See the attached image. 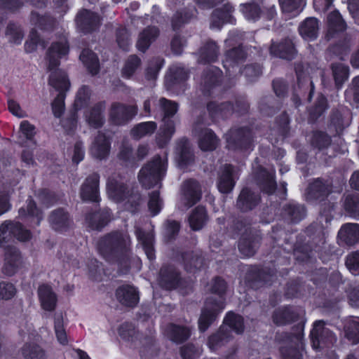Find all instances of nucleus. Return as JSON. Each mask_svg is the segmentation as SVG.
I'll list each match as a JSON object with an SVG mask.
<instances>
[{"mask_svg": "<svg viewBox=\"0 0 359 359\" xmlns=\"http://www.w3.org/2000/svg\"><path fill=\"white\" fill-rule=\"evenodd\" d=\"M69 53V45L66 39L53 43L47 53L48 69L50 72L49 84L60 92L52 104L54 116L60 118L65 110V93L68 89L69 83L66 73L57 67L60 65V58Z\"/></svg>", "mask_w": 359, "mask_h": 359, "instance_id": "f257e3e1", "label": "nucleus"}, {"mask_svg": "<svg viewBox=\"0 0 359 359\" xmlns=\"http://www.w3.org/2000/svg\"><path fill=\"white\" fill-rule=\"evenodd\" d=\"M226 283L224 280L216 278L210 285V291L218 297H210L205 304L201 315L198 319V328L201 332H205L215 319L218 313L224 309V302L222 294L226 290Z\"/></svg>", "mask_w": 359, "mask_h": 359, "instance_id": "f03ea898", "label": "nucleus"}, {"mask_svg": "<svg viewBox=\"0 0 359 359\" xmlns=\"http://www.w3.org/2000/svg\"><path fill=\"white\" fill-rule=\"evenodd\" d=\"M229 328L237 334L242 333L244 330L243 318L241 316L231 312L226 315L224 324L208 339V346L212 351L217 350L231 339Z\"/></svg>", "mask_w": 359, "mask_h": 359, "instance_id": "7ed1b4c3", "label": "nucleus"}, {"mask_svg": "<svg viewBox=\"0 0 359 359\" xmlns=\"http://www.w3.org/2000/svg\"><path fill=\"white\" fill-rule=\"evenodd\" d=\"M168 165L167 157L156 156L140 171V182L147 189H150L160 183L165 175Z\"/></svg>", "mask_w": 359, "mask_h": 359, "instance_id": "20e7f679", "label": "nucleus"}, {"mask_svg": "<svg viewBox=\"0 0 359 359\" xmlns=\"http://www.w3.org/2000/svg\"><path fill=\"white\" fill-rule=\"evenodd\" d=\"M107 191L109 197L117 203L126 199H128V202L132 203L140 198L138 195L129 194V190L120 176H112L109 178Z\"/></svg>", "mask_w": 359, "mask_h": 359, "instance_id": "39448f33", "label": "nucleus"}, {"mask_svg": "<svg viewBox=\"0 0 359 359\" xmlns=\"http://www.w3.org/2000/svg\"><path fill=\"white\" fill-rule=\"evenodd\" d=\"M311 339L314 349L324 346H328L337 341L336 336L329 328L325 327V323L322 320L316 321L314 323L311 332Z\"/></svg>", "mask_w": 359, "mask_h": 359, "instance_id": "423d86ee", "label": "nucleus"}, {"mask_svg": "<svg viewBox=\"0 0 359 359\" xmlns=\"http://www.w3.org/2000/svg\"><path fill=\"white\" fill-rule=\"evenodd\" d=\"M136 105H127L120 102L111 104L109 118L116 125H124L131 121L137 114Z\"/></svg>", "mask_w": 359, "mask_h": 359, "instance_id": "0eeeda50", "label": "nucleus"}, {"mask_svg": "<svg viewBox=\"0 0 359 359\" xmlns=\"http://www.w3.org/2000/svg\"><path fill=\"white\" fill-rule=\"evenodd\" d=\"M12 236L20 241H26L30 238L31 233L19 222L6 221L0 226V244Z\"/></svg>", "mask_w": 359, "mask_h": 359, "instance_id": "6e6552de", "label": "nucleus"}, {"mask_svg": "<svg viewBox=\"0 0 359 359\" xmlns=\"http://www.w3.org/2000/svg\"><path fill=\"white\" fill-rule=\"evenodd\" d=\"M226 140L230 149H245L250 144L251 134L246 128L231 130L226 135Z\"/></svg>", "mask_w": 359, "mask_h": 359, "instance_id": "1a4fd4ad", "label": "nucleus"}, {"mask_svg": "<svg viewBox=\"0 0 359 359\" xmlns=\"http://www.w3.org/2000/svg\"><path fill=\"white\" fill-rule=\"evenodd\" d=\"M100 176L93 173L86 178L81 189V196L85 201L97 202L99 201Z\"/></svg>", "mask_w": 359, "mask_h": 359, "instance_id": "9d476101", "label": "nucleus"}, {"mask_svg": "<svg viewBox=\"0 0 359 359\" xmlns=\"http://www.w3.org/2000/svg\"><path fill=\"white\" fill-rule=\"evenodd\" d=\"M304 351V343L302 333L294 336L289 346H283L280 349L283 359H302Z\"/></svg>", "mask_w": 359, "mask_h": 359, "instance_id": "9b49d317", "label": "nucleus"}, {"mask_svg": "<svg viewBox=\"0 0 359 359\" xmlns=\"http://www.w3.org/2000/svg\"><path fill=\"white\" fill-rule=\"evenodd\" d=\"M201 196V191L198 183L194 180H187L183 185V196L182 202L189 208L196 204Z\"/></svg>", "mask_w": 359, "mask_h": 359, "instance_id": "f8f14e48", "label": "nucleus"}, {"mask_svg": "<svg viewBox=\"0 0 359 359\" xmlns=\"http://www.w3.org/2000/svg\"><path fill=\"white\" fill-rule=\"evenodd\" d=\"M130 243V239L127 236L120 233H114L104 237L100 241V248L104 252L116 249L126 248Z\"/></svg>", "mask_w": 359, "mask_h": 359, "instance_id": "ddd939ff", "label": "nucleus"}, {"mask_svg": "<svg viewBox=\"0 0 359 359\" xmlns=\"http://www.w3.org/2000/svg\"><path fill=\"white\" fill-rule=\"evenodd\" d=\"M22 265L21 256L19 251L14 247H10L5 254V263L3 272L7 276L13 275Z\"/></svg>", "mask_w": 359, "mask_h": 359, "instance_id": "4468645a", "label": "nucleus"}, {"mask_svg": "<svg viewBox=\"0 0 359 359\" xmlns=\"http://www.w3.org/2000/svg\"><path fill=\"white\" fill-rule=\"evenodd\" d=\"M175 154V160L180 168H185L194 161L190 144L186 139H182L177 142Z\"/></svg>", "mask_w": 359, "mask_h": 359, "instance_id": "2eb2a0df", "label": "nucleus"}, {"mask_svg": "<svg viewBox=\"0 0 359 359\" xmlns=\"http://www.w3.org/2000/svg\"><path fill=\"white\" fill-rule=\"evenodd\" d=\"M110 152V142L104 134L99 133L90 147L92 156L99 160L107 158Z\"/></svg>", "mask_w": 359, "mask_h": 359, "instance_id": "dca6fc26", "label": "nucleus"}, {"mask_svg": "<svg viewBox=\"0 0 359 359\" xmlns=\"http://www.w3.org/2000/svg\"><path fill=\"white\" fill-rule=\"evenodd\" d=\"M117 300L126 306H135L139 302V294L137 290L130 285L119 287L116 292Z\"/></svg>", "mask_w": 359, "mask_h": 359, "instance_id": "f3484780", "label": "nucleus"}, {"mask_svg": "<svg viewBox=\"0 0 359 359\" xmlns=\"http://www.w3.org/2000/svg\"><path fill=\"white\" fill-rule=\"evenodd\" d=\"M104 109V104L100 102L86 112L85 120L90 127L98 128L103 126L105 121Z\"/></svg>", "mask_w": 359, "mask_h": 359, "instance_id": "a211bd4d", "label": "nucleus"}, {"mask_svg": "<svg viewBox=\"0 0 359 359\" xmlns=\"http://www.w3.org/2000/svg\"><path fill=\"white\" fill-rule=\"evenodd\" d=\"M332 191V184L329 181H323L320 179L315 180L308 188L307 198L323 199Z\"/></svg>", "mask_w": 359, "mask_h": 359, "instance_id": "6ab92c4d", "label": "nucleus"}, {"mask_svg": "<svg viewBox=\"0 0 359 359\" xmlns=\"http://www.w3.org/2000/svg\"><path fill=\"white\" fill-rule=\"evenodd\" d=\"M259 238L256 233L243 236L239 238L238 250L243 257H250L255 255L258 248Z\"/></svg>", "mask_w": 359, "mask_h": 359, "instance_id": "aec40b11", "label": "nucleus"}, {"mask_svg": "<svg viewBox=\"0 0 359 359\" xmlns=\"http://www.w3.org/2000/svg\"><path fill=\"white\" fill-rule=\"evenodd\" d=\"M159 35L155 26H148L139 35L136 46L140 51L144 53Z\"/></svg>", "mask_w": 359, "mask_h": 359, "instance_id": "412c9836", "label": "nucleus"}, {"mask_svg": "<svg viewBox=\"0 0 359 359\" xmlns=\"http://www.w3.org/2000/svg\"><path fill=\"white\" fill-rule=\"evenodd\" d=\"M299 313L294 308L284 307L276 309L273 315L274 323L278 325H283L297 320Z\"/></svg>", "mask_w": 359, "mask_h": 359, "instance_id": "4be33fe9", "label": "nucleus"}, {"mask_svg": "<svg viewBox=\"0 0 359 359\" xmlns=\"http://www.w3.org/2000/svg\"><path fill=\"white\" fill-rule=\"evenodd\" d=\"M233 168L230 165H225L219 176L217 187L222 193L230 192L234 187L233 178Z\"/></svg>", "mask_w": 359, "mask_h": 359, "instance_id": "5701e85b", "label": "nucleus"}, {"mask_svg": "<svg viewBox=\"0 0 359 359\" xmlns=\"http://www.w3.org/2000/svg\"><path fill=\"white\" fill-rule=\"evenodd\" d=\"M38 294L43 309L48 311L55 309L57 298L50 287L46 285L40 286L38 290Z\"/></svg>", "mask_w": 359, "mask_h": 359, "instance_id": "b1692460", "label": "nucleus"}, {"mask_svg": "<svg viewBox=\"0 0 359 359\" xmlns=\"http://www.w3.org/2000/svg\"><path fill=\"white\" fill-rule=\"evenodd\" d=\"M259 196L245 188L238 196L237 206L242 211H248L255 208L259 201Z\"/></svg>", "mask_w": 359, "mask_h": 359, "instance_id": "393cba45", "label": "nucleus"}, {"mask_svg": "<svg viewBox=\"0 0 359 359\" xmlns=\"http://www.w3.org/2000/svg\"><path fill=\"white\" fill-rule=\"evenodd\" d=\"M49 220L52 227L55 230L60 231L66 230L72 224L68 213L63 209H57L53 211Z\"/></svg>", "mask_w": 359, "mask_h": 359, "instance_id": "a878e982", "label": "nucleus"}, {"mask_svg": "<svg viewBox=\"0 0 359 359\" xmlns=\"http://www.w3.org/2000/svg\"><path fill=\"white\" fill-rule=\"evenodd\" d=\"M179 276L175 269L171 266L163 267L159 273V283L166 290H171L177 285Z\"/></svg>", "mask_w": 359, "mask_h": 359, "instance_id": "bb28decb", "label": "nucleus"}, {"mask_svg": "<svg viewBox=\"0 0 359 359\" xmlns=\"http://www.w3.org/2000/svg\"><path fill=\"white\" fill-rule=\"evenodd\" d=\"M272 55L286 60H292L295 55L294 44L290 39H285L279 45L273 43L270 48Z\"/></svg>", "mask_w": 359, "mask_h": 359, "instance_id": "cd10ccee", "label": "nucleus"}, {"mask_svg": "<svg viewBox=\"0 0 359 359\" xmlns=\"http://www.w3.org/2000/svg\"><path fill=\"white\" fill-rule=\"evenodd\" d=\"M256 177L257 184L264 192L268 194L274 192L276 189V183L273 175L266 172L264 168H260L256 172Z\"/></svg>", "mask_w": 359, "mask_h": 359, "instance_id": "c85d7f7f", "label": "nucleus"}, {"mask_svg": "<svg viewBox=\"0 0 359 359\" xmlns=\"http://www.w3.org/2000/svg\"><path fill=\"white\" fill-rule=\"evenodd\" d=\"M341 240L347 245H352L359 241V224H346L339 231Z\"/></svg>", "mask_w": 359, "mask_h": 359, "instance_id": "c756f323", "label": "nucleus"}, {"mask_svg": "<svg viewBox=\"0 0 359 359\" xmlns=\"http://www.w3.org/2000/svg\"><path fill=\"white\" fill-rule=\"evenodd\" d=\"M111 219V215L107 209L100 212L90 214L86 217L88 226L94 230H100Z\"/></svg>", "mask_w": 359, "mask_h": 359, "instance_id": "7c9ffc66", "label": "nucleus"}, {"mask_svg": "<svg viewBox=\"0 0 359 359\" xmlns=\"http://www.w3.org/2000/svg\"><path fill=\"white\" fill-rule=\"evenodd\" d=\"M135 233L137 239L141 242L145 254L149 259L152 260L155 257L153 248L154 235L151 231L144 232L140 228L137 227Z\"/></svg>", "mask_w": 359, "mask_h": 359, "instance_id": "2f4dec72", "label": "nucleus"}, {"mask_svg": "<svg viewBox=\"0 0 359 359\" xmlns=\"http://www.w3.org/2000/svg\"><path fill=\"white\" fill-rule=\"evenodd\" d=\"M218 142V139L211 130L208 128L201 130L198 137V144L202 150H214L217 147Z\"/></svg>", "mask_w": 359, "mask_h": 359, "instance_id": "473e14b6", "label": "nucleus"}, {"mask_svg": "<svg viewBox=\"0 0 359 359\" xmlns=\"http://www.w3.org/2000/svg\"><path fill=\"white\" fill-rule=\"evenodd\" d=\"M157 128L154 121H146L136 124L130 130V135L135 140L151 135Z\"/></svg>", "mask_w": 359, "mask_h": 359, "instance_id": "72a5a7b5", "label": "nucleus"}, {"mask_svg": "<svg viewBox=\"0 0 359 359\" xmlns=\"http://www.w3.org/2000/svg\"><path fill=\"white\" fill-rule=\"evenodd\" d=\"M79 58L92 75H95L98 73L100 62L95 53L90 50L84 49L81 53Z\"/></svg>", "mask_w": 359, "mask_h": 359, "instance_id": "f704fd0d", "label": "nucleus"}, {"mask_svg": "<svg viewBox=\"0 0 359 359\" xmlns=\"http://www.w3.org/2000/svg\"><path fill=\"white\" fill-rule=\"evenodd\" d=\"M218 47L213 41L205 43L199 50V62L203 63L213 62L217 59Z\"/></svg>", "mask_w": 359, "mask_h": 359, "instance_id": "c9c22d12", "label": "nucleus"}, {"mask_svg": "<svg viewBox=\"0 0 359 359\" xmlns=\"http://www.w3.org/2000/svg\"><path fill=\"white\" fill-rule=\"evenodd\" d=\"M163 124L160 127L158 143L161 147L165 145L175 133V121L171 118H163Z\"/></svg>", "mask_w": 359, "mask_h": 359, "instance_id": "e433bc0d", "label": "nucleus"}, {"mask_svg": "<svg viewBox=\"0 0 359 359\" xmlns=\"http://www.w3.org/2000/svg\"><path fill=\"white\" fill-rule=\"evenodd\" d=\"M191 332L188 327L170 325L166 330L168 337L176 343H181L187 340L190 336Z\"/></svg>", "mask_w": 359, "mask_h": 359, "instance_id": "4c0bfd02", "label": "nucleus"}, {"mask_svg": "<svg viewBox=\"0 0 359 359\" xmlns=\"http://www.w3.org/2000/svg\"><path fill=\"white\" fill-rule=\"evenodd\" d=\"M283 13L287 18L297 15L302 10L304 0H279Z\"/></svg>", "mask_w": 359, "mask_h": 359, "instance_id": "58836bf2", "label": "nucleus"}, {"mask_svg": "<svg viewBox=\"0 0 359 359\" xmlns=\"http://www.w3.org/2000/svg\"><path fill=\"white\" fill-rule=\"evenodd\" d=\"M231 231L235 236L243 237V236H250L255 233V231L252 229L250 222L242 218L233 220L231 226Z\"/></svg>", "mask_w": 359, "mask_h": 359, "instance_id": "ea45409f", "label": "nucleus"}, {"mask_svg": "<svg viewBox=\"0 0 359 359\" xmlns=\"http://www.w3.org/2000/svg\"><path fill=\"white\" fill-rule=\"evenodd\" d=\"M346 337L353 344L359 343V317L349 319L345 326Z\"/></svg>", "mask_w": 359, "mask_h": 359, "instance_id": "a19ab883", "label": "nucleus"}, {"mask_svg": "<svg viewBox=\"0 0 359 359\" xmlns=\"http://www.w3.org/2000/svg\"><path fill=\"white\" fill-rule=\"evenodd\" d=\"M206 211L203 207L198 206L193 211L189 217L190 226L194 230L201 229L207 222Z\"/></svg>", "mask_w": 359, "mask_h": 359, "instance_id": "79ce46f5", "label": "nucleus"}, {"mask_svg": "<svg viewBox=\"0 0 359 359\" xmlns=\"http://www.w3.org/2000/svg\"><path fill=\"white\" fill-rule=\"evenodd\" d=\"M241 11L247 20H257L262 11L259 5L256 2H250L241 5Z\"/></svg>", "mask_w": 359, "mask_h": 359, "instance_id": "37998d69", "label": "nucleus"}, {"mask_svg": "<svg viewBox=\"0 0 359 359\" xmlns=\"http://www.w3.org/2000/svg\"><path fill=\"white\" fill-rule=\"evenodd\" d=\"M44 27L41 28V33L37 34L36 32L32 31L30 33V42H26L25 47L27 52H32L34 50L36 46L41 44V36L45 37V29H53V24H41Z\"/></svg>", "mask_w": 359, "mask_h": 359, "instance_id": "c03bdc74", "label": "nucleus"}, {"mask_svg": "<svg viewBox=\"0 0 359 359\" xmlns=\"http://www.w3.org/2000/svg\"><path fill=\"white\" fill-rule=\"evenodd\" d=\"M245 57V53L243 48H233L226 53V57L224 62V67L226 69L233 67L234 65L243 61Z\"/></svg>", "mask_w": 359, "mask_h": 359, "instance_id": "a18cd8bd", "label": "nucleus"}, {"mask_svg": "<svg viewBox=\"0 0 359 359\" xmlns=\"http://www.w3.org/2000/svg\"><path fill=\"white\" fill-rule=\"evenodd\" d=\"M208 109L213 117L221 116L226 117L232 112V105L229 102L217 104L215 102H210L208 104Z\"/></svg>", "mask_w": 359, "mask_h": 359, "instance_id": "49530a36", "label": "nucleus"}, {"mask_svg": "<svg viewBox=\"0 0 359 359\" xmlns=\"http://www.w3.org/2000/svg\"><path fill=\"white\" fill-rule=\"evenodd\" d=\"M141 65V60L135 55H130L126 60L122 69V75L126 79H130L135 71Z\"/></svg>", "mask_w": 359, "mask_h": 359, "instance_id": "de8ad7c7", "label": "nucleus"}, {"mask_svg": "<svg viewBox=\"0 0 359 359\" xmlns=\"http://www.w3.org/2000/svg\"><path fill=\"white\" fill-rule=\"evenodd\" d=\"M121 337L128 341L135 344L140 338V334L135 330L133 325L124 323L118 330Z\"/></svg>", "mask_w": 359, "mask_h": 359, "instance_id": "09e8293b", "label": "nucleus"}, {"mask_svg": "<svg viewBox=\"0 0 359 359\" xmlns=\"http://www.w3.org/2000/svg\"><path fill=\"white\" fill-rule=\"evenodd\" d=\"M333 76L337 86H340L347 80L348 67L343 64L337 63L332 65Z\"/></svg>", "mask_w": 359, "mask_h": 359, "instance_id": "8fccbe9b", "label": "nucleus"}, {"mask_svg": "<svg viewBox=\"0 0 359 359\" xmlns=\"http://www.w3.org/2000/svg\"><path fill=\"white\" fill-rule=\"evenodd\" d=\"M233 11V8L231 5L225 4L222 8L217 9L214 11V20L221 22H232L236 20L232 15Z\"/></svg>", "mask_w": 359, "mask_h": 359, "instance_id": "3c124183", "label": "nucleus"}, {"mask_svg": "<svg viewBox=\"0 0 359 359\" xmlns=\"http://www.w3.org/2000/svg\"><path fill=\"white\" fill-rule=\"evenodd\" d=\"M284 212L293 222L300 221L305 215L304 208L299 205L290 204L285 207Z\"/></svg>", "mask_w": 359, "mask_h": 359, "instance_id": "603ef678", "label": "nucleus"}, {"mask_svg": "<svg viewBox=\"0 0 359 359\" xmlns=\"http://www.w3.org/2000/svg\"><path fill=\"white\" fill-rule=\"evenodd\" d=\"M22 353L25 359H42L45 355L42 348L34 344H25Z\"/></svg>", "mask_w": 359, "mask_h": 359, "instance_id": "864d4df0", "label": "nucleus"}, {"mask_svg": "<svg viewBox=\"0 0 359 359\" xmlns=\"http://www.w3.org/2000/svg\"><path fill=\"white\" fill-rule=\"evenodd\" d=\"M344 208L351 216L359 217V195L348 196L345 200Z\"/></svg>", "mask_w": 359, "mask_h": 359, "instance_id": "5fc2aeb1", "label": "nucleus"}, {"mask_svg": "<svg viewBox=\"0 0 359 359\" xmlns=\"http://www.w3.org/2000/svg\"><path fill=\"white\" fill-rule=\"evenodd\" d=\"M159 106L163 112V117L170 118L177 111V104L175 102L162 97L158 101Z\"/></svg>", "mask_w": 359, "mask_h": 359, "instance_id": "6e6d98bb", "label": "nucleus"}, {"mask_svg": "<svg viewBox=\"0 0 359 359\" xmlns=\"http://www.w3.org/2000/svg\"><path fill=\"white\" fill-rule=\"evenodd\" d=\"M19 215L21 217L27 216L36 217L37 219V225L39 224L40 220L42 218L40 210L36 208V204L32 200H29L27 202L26 209L25 208H21L19 210Z\"/></svg>", "mask_w": 359, "mask_h": 359, "instance_id": "4d7b16f0", "label": "nucleus"}, {"mask_svg": "<svg viewBox=\"0 0 359 359\" xmlns=\"http://www.w3.org/2000/svg\"><path fill=\"white\" fill-rule=\"evenodd\" d=\"M163 207V201L160 198L159 193L158 191H153L149 195V199L148 201V208L153 216L156 215L161 211Z\"/></svg>", "mask_w": 359, "mask_h": 359, "instance_id": "13d9d810", "label": "nucleus"}, {"mask_svg": "<svg viewBox=\"0 0 359 359\" xmlns=\"http://www.w3.org/2000/svg\"><path fill=\"white\" fill-rule=\"evenodd\" d=\"M6 36L11 42L20 44L24 37V33L16 24H9L6 28Z\"/></svg>", "mask_w": 359, "mask_h": 359, "instance_id": "bf43d9fd", "label": "nucleus"}, {"mask_svg": "<svg viewBox=\"0 0 359 359\" xmlns=\"http://www.w3.org/2000/svg\"><path fill=\"white\" fill-rule=\"evenodd\" d=\"M220 71L216 67H212L209 72L204 76V88L208 90L212 86H215L219 80Z\"/></svg>", "mask_w": 359, "mask_h": 359, "instance_id": "052dcab7", "label": "nucleus"}, {"mask_svg": "<svg viewBox=\"0 0 359 359\" xmlns=\"http://www.w3.org/2000/svg\"><path fill=\"white\" fill-rule=\"evenodd\" d=\"M55 331L57 341L63 345L67 344V337L63 327L62 317L57 315L55 318Z\"/></svg>", "mask_w": 359, "mask_h": 359, "instance_id": "680f3d73", "label": "nucleus"}, {"mask_svg": "<svg viewBox=\"0 0 359 359\" xmlns=\"http://www.w3.org/2000/svg\"><path fill=\"white\" fill-rule=\"evenodd\" d=\"M300 34L307 40H313L317 37L316 24H302L299 27Z\"/></svg>", "mask_w": 359, "mask_h": 359, "instance_id": "e2e57ef3", "label": "nucleus"}, {"mask_svg": "<svg viewBox=\"0 0 359 359\" xmlns=\"http://www.w3.org/2000/svg\"><path fill=\"white\" fill-rule=\"evenodd\" d=\"M116 41L118 46L123 50H128L131 44L130 35L125 27L118 29L116 33Z\"/></svg>", "mask_w": 359, "mask_h": 359, "instance_id": "0e129e2a", "label": "nucleus"}, {"mask_svg": "<svg viewBox=\"0 0 359 359\" xmlns=\"http://www.w3.org/2000/svg\"><path fill=\"white\" fill-rule=\"evenodd\" d=\"M346 265L350 272L356 276L359 274V252L349 255L346 261Z\"/></svg>", "mask_w": 359, "mask_h": 359, "instance_id": "69168bd1", "label": "nucleus"}, {"mask_svg": "<svg viewBox=\"0 0 359 359\" xmlns=\"http://www.w3.org/2000/svg\"><path fill=\"white\" fill-rule=\"evenodd\" d=\"M100 21L99 16L88 10L80 11L76 17V22H97Z\"/></svg>", "mask_w": 359, "mask_h": 359, "instance_id": "338daca9", "label": "nucleus"}, {"mask_svg": "<svg viewBox=\"0 0 359 359\" xmlns=\"http://www.w3.org/2000/svg\"><path fill=\"white\" fill-rule=\"evenodd\" d=\"M201 355V350L192 344H188L181 348L183 359H196Z\"/></svg>", "mask_w": 359, "mask_h": 359, "instance_id": "774afa93", "label": "nucleus"}]
</instances>
